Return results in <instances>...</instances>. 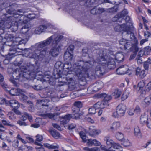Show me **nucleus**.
<instances>
[{"mask_svg": "<svg viewBox=\"0 0 151 151\" xmlns=\"http://www.w3.org/2000/svg\"><path fill=\"white\" fill-rule=\"evenodd\" d=\"M83 150L87 151H100L99 148L97 147H95L90 149L88 147H86L83 148Z\"/></svg>", "mask_w": 151, "mask_h": 151, "instance_id": "obj_46", "label": "nucleus"}, {"mask_svg": "<svg viewBox=\"0 0 151 151\" xmlns=\"http://www.w3.org/2000/svg\"><path fill=\"white\" fill-rule=\"evenodd\" d=\"M4 78L3 75L0 73V85L6 91H8L10 94L13 96L19 94V90L16 88L10 89L9 86L4 81Z\"/></svg>", "mask_w": 151, "mask_h": 151, "instance_id": "obj_6", "label": "nucleus"}, {"mask_svg": "<svg viewBox=\"0 0 151 151\" xmlns=\"http://www.w3.org/2000/svg\"><path fill=\"white\" fill-rule=\"evenodd\" d=\"M119 43L121 45L120 47V49L124 50H130V51L133 52L134 54L130 56L129 60H131L134 59L139 50L137 45H133L130 42H128L126 39H124L123 38L119 41Z\"/></svg>", "mask_w": 151, "mask_h": 151, "instance_id": "obj_4", "label": "nucleus"}, {"mask_svg": "<svg viewBox=\"0 0 151 151\" xmlns=\"http://www.w3.org/2000/svg\"><path fill=\"white\" fill-rule=\"evenodd\" d=\"M50 132L51 135L56 139H58L60 137V133L55 130H51Z\"/></svg>", "mask_w": 151, "mask_h": 151, "instance_id": "obj_32", "label": "nucleus"}, {"mask_svg": "<svg viewBox=\"0 0 151 151\" xmlns=\"http://www.w3.org/2000/svg\"><path fill=\"white\" fill-rule=\"evenodd\" d=\"M126 107L125 105L123 104H120L118 105L116 108L117 112L119 114L120 116L124 115L126 110Z\"/></svg>", "mask_w": 151, "mask_h": 151, "instance_id": "obj_16", "label": "nucleus"}, {"mask_svg": "<svg viewBox=\"0 0 151 151\" xmlns=\"http://www.w3.org/2000/svg\"><path fill=\"white\" fill-rule=\"evenodd\" d=\"M73 114L74 116L76 119H79L80 117L84 114V112H80V109L78 108H76L74 107H72Z\"/></svg>", "mask_w": 151, "mask_h": 151, "instance_id": "obj_14", "label": "nucleus"}, {"mask_svg": "<svg viewBox=\"0 0 151 151\" xmlns=\"http://www.w3.org/2000/svg\"><path fill=\"white\" fill-rule=\"evenodd\" d=\"M144 102L147 104L149 105L151 103V99L149 97H147L145 99Z\"/></svg>", "mask_w": 151, "mask_h": 151, "instance_id": "obj_63", "label": "nucleus"}, {"mask_svg": "<svg viewBox=\"0 0 151 151\" xmlns=\"http://www.w3.org/2000/svg\"><path fill=\"white\" fill-rule=\"evenodd\" d=\"M115 58L118 62H120L124 60V56L121 52H118L116 54Z\"/></svg>", "mask_w": 151, "mask_h": 151, "instance_id": "obj_30", "label": "nucleus"}, {"mask_svg": "<svg viewBox=\"0 0 151 151\" xmlns=\"http://www.w3.org/2000/svg\"><path fill=\"white\" fill-rule=\"evenodd\" d=\"M64 58L65 60H67V62L71 63V62L73 59V54L68 52H65L64 54Z\"/></svg>", "mask_w": 151, "mask_h": 151, "instance_id": "obj_24", "label": "nucleus"}, {"mask_svg": "<svg viewBox=\"0 0 151 151\" xmlns=\"http://www.w3.org/2000/svg\"><path fill=\"white\" fill-rule=\"evenodd\" d=\"M122 142V144L125 147H127L130 145V143L129 141L128 140H125L124 139L123 141H121Z\"/></svg>", "mask_w": 151, "mask_h": 151, "instance_id": "obj_53", "label": "nucleus"}, {"mask_svg": "<svg viewBox=\"0 0 151 151\" xmlns=\"http://www.w3.org/2000/svg\"><path fill=\"white\" fill-rule=\"evenodd\" d=\"M109 149L111 151H122V147L118 144L114 143L110 147Z\"/></svg>", "mask_w": 151, "mask_h": 151, "instance_id": "obj_25", "label": "nucleus"}, {"mask_svg": "<svg viewBox=\"0 0 151 151\" xmlns=\"http://www.w3.org/2000/svg\"><path fill=\"white\" fill-rule=\"evenodd\" d=\"M22 72L16 70L14 71L12 73V77L9 79V81L14 85V86L17 87L19 86V84L18 83L19 81H22Z\"/></svg>", "mask_w": 151, "mask_h": 151, "instance_id": "obj_7", "label": "nucleus"}, {"mask_svg": "<svg viewBox=\"0 0 151 151\" xmlns=\"http://www.w3.org/2000/svg\"><path fill=\"white\" fill-rule=\"evenodd\" d=\"M20 120H21L24 121L27 119V116L25 115V112L23 113L21 115L20 117Z\"/></svg>", "mask_w": 151, "mask_h": 151, "instance_id": "obj_60", "label": "nucleus"}, {"mask_svg": "<svg viewBox=\"0 0 151 151\" xmlns=\"http://www.w3.org/2000/svg\"><path fill=\"white\" fill-rule=\"evenodd\" d=\"M74 49V46L73 45H70L67 48V50L65 52H68L70 53L73 54Z\"/></svg>", "mask_w": 151, "mask_h": 151, "instance_id": "obj_51", "label": "nucleus"}, {"mask_svg": "<svg viewBox=\"0 0 151 151\" xmlns=\"http://www.w3.org/2000/svg\"><path fill=\"white\" fill-rule=\"evenodd\" d=\"M129 35H128L130 36V39L131 40H133L135 38L134 34L131 32V30H129Z\"/></svg>", "mask_w": 151, "mask_h": 151, "instance_id": "obj_61", "label": "nucleus"}, {"mask_svg": "<svg viewBox=\"0 0 151 151\" xmlns=\"http://www.w3.org/2000/svg\"><path fill=\"white\" fill-rule=\"evenodd\" d=\"M63 65V64L60 61L57 62L56 63L55 65V68L54 69L53 73L55 78H62L63 76H64L62 73Z\"/></svg>", "mask_w": 151, "mask_h": 151, "instance_id": "obj_8", "label": "nucleus"}, {"mask_svg": "<svg viewBox=\"0 0 151 151\" xmlns=\"http://www.w3.org/2000/svg\"><path fill=\"white\" fill-rule=\"evenodd\" d=\"M95 72L96 74L98 73L100 74H103V72L101 68L99 65L97 66L95 69Z\"/></svg>", "mask_w": 151, "mask_h": 151, "instance_id": "obj_49", "label": "nucleus"}, {"mask_svg": "<svg viewBox=\"0 0 151 151\" xmlns=\"http://www.w3.org/2000/svg\"><path fill=\"white\" fill-rule=\"evenodd\" d=\"M17 123L19 124L20 126H25L27 125L25 122L24 121L21 120H19L17 121Z\"/></svg>", "mask_w": 151, "mask_h": 151, "instance_id": "obj_58", "label": "nucleus"}, {"mask_svg": "<svg viewBox=\"0 0 151 151\" xmlns=\"http://www.w3.org/2000/svg\"><path fill=\"white\" fill-rule=\"evenodd\" d=\"M2 46H0V54L2 56L5 57L6 56L7 54H6V50L4 49V46L1 44Z\"/></svg>", "mask_w": 151, "mask_h": 151, "instance_id": "obj_43", "label": "nucleus"}, {"mask_svg": "<svg viewBox=\"0 0 151 151\" xmlns=\"http://www.w3.org/2000/svg\"><path fill=\"white\" fill-rule=\"evenodd\" d=\"M28 18L27 16L26 17L24 15V13H23L22 15L21 16V17H20V19H19V20L21 21V22L25 24L27 23L28 22Z\"/></svg>", "mask_w": 151, "mask_h": 151, "instance_id": "obj_41", "label": "nucleus"}, {"mask_svg": "<svg viewBox=\"0 0 151 151\" xmlns=\"http://www.w3.org/2000/svg\"><path fill=\"white\" fill-rule=\"evenodd\" d=\"M19 141L16 139L14 140L12 142V145L15 148H17L18 147Z\"/></svg>", "mask_w": 151, "mask_h": 151, "instance_id": "obj_54", "label": "nucleus"}, {"mask_svg": "<svg viewBox=\"0 0 151 151\" xmlns=\"http://www.w3.org/2000/svg\"><path fill=\"white\" fill-rule=\"evenodd\" d=\"M25 115L27 116V119L30 122H31L32 121V117L31 115L27 112H25Z\"/></svg>", "mask_w": 151, "mask_h": 151, "instance_id": "obj_59", "label": "nucleus"}, {"mask_svg": "<svg viewBox=\"0 0 151 151\" xmlns=\"http://www.w3.org/2000/svg\"><path fill=\"white\" fill-rule=\"evenodd\" d=\"M104 140L106 141V143L108 146H111L114 144V142L113 140L110 139L109 137H106L104 138Z\"/></svg>", "mask_w": 151, "mask_h": 151, "instance_id": "obj_42", "label": "nucleus"}, {"mask_svg": "<svg viewBox=\"0 0 151 151\" xmlns=\"http://www.w3.org/2000/svg\"><path fill=\"white\" fill-rule=\"evenodd\" d=\"M151 60L150 58H148L147 60L145 61L143 63V67L144 68L145 70L147 71L149 70V64H151Z\"/></svg>", "mask_w": 151, "mask_h": 151, "instance_id": "obj_34", "label": "nucleus"}, {"mask_svg": "<svg viewBox=\"0 0 151 151\" xmlns=\"http://www.w3.org/2000/svg\"><path fill=\"white\" fill-rule=\"evenodd\" d=\"M148 116L147 115H142L141 116L140 118V123L142 125L146 124L147 121L148 120Z\"/></svg>", "mask_w": 151, "mask_h": 151, "instance_id": "obj_31", "label": "nucleus"}, {"mask_svg": "<svg viewBox=\"0 0 151 151\" xmlns=\"http://www.w3.org/2000/svg\"><path fill=\"white\" fill-rule=\"evenodd\" d=\"M48 102V100L45 99H43L42 100H37V103L39 104H41L42 106H48V105L47 104V102Z\"/></svg>", "mask_w": 151, "mask_h": 151, "instance_id": "obj_37", "label": "nucleus"}, {"mask_svg": "<svg viewBox=\"0 0 151 151\" xmlns=\"http://www.w3.org/2000/svg\"><path fill=\"white\" fill-rule=\"evenodd\" d=\"M5 10L6 12V17L8 19L7 22L10 23L14 18L20 19V17L23 13V10L22 9L15 10V6L14 5H11L6 8Z\"/></svg>", "mask_w": 151, "mask_h": 151, "instance_id": "obj_5", "label": "nucleus"}, {"mask_svg": "<svg viewBox=\"0 0 151 151\" xmlns=\"http://www.w3.org/2000/svg\"><path fill=\"white\" fill-rule=\"evenodd\" d=\"M96 2V0H87L82 5L88 6L95 4Z\"/></svg>", "mask_w": 151, "mask_h": 151, "instance_id": "obj_36", "label": "nucleus"}, {"mask_svg": "<svg viewBox=\"0 0 151 151\" xmlns=\"http://www.w3.org/2000/svg\"><path fill=\"white\" fill-rule=\"evenodd\" d=\"M37 137L36 141L38 142H40L43 140V137L42 136L38 134L36 136Z\"/></svg>", "mask_w": 151, "mask_h": 151, "instance_id": "obj_64", "label": "nucleus"}, {"mask_svg": "<svg viewBox=\"0 0 151 151\" xmlns=\"http://www.w3.org/2000/svg\"><path fill=\"white\" fill-rule=\"evenodd\" d=\"M116 138L119 141H123L124 139V134L121 132H117L116 134Z\"/></svg>", "mask_w": 151, "mask_h": 151, "instance_id": "obj_38", "label": "nucleus"}, {"mask_svg": "<svg viewBox=\"0 0 151 151\" xmlns=\"http://www.w3.org/2000/svg\"><path fill=\"white\" fill-rule=\"evenodd\" d=\"M18 49L15 47H12L9 49L10 52L7 54V55H10V58H12L13 57L17 55L18 54L17 52Z\"/></svg>", "mask_w": 151, "mask_h": 151, "instance_id": "obj_22", "label": "nucleus"}, {"mask_svg": "<svg viewBox=\"0 0 151 151\" xmlns=\"http://www.w3.org/2000/svg\"><path fill=\"white\" fill-rule=\"evenodd\" d=\"M100 132L99 130L96 129L95 126H91L89 127V134L90 136L92 137L99 134Z\"/></svg>", "mask_w": 151, "mask_h": 151, "instance_id": "obj_18", "label": "nucleus"}, {"mask_svg": "<svg viewBox=\"0 0 151 151\" xmlns=\"http://www.w3.org/2000/svg\"><path fill=\"white\" fill-rule=\"evenodd\" d=\"M135 74L136 75H139L142 78H144L147 73V72L144 70H142L139 67L135 69Z\"/></svg>", "mask_w": 151, "mask_h": 151, "instance_id": "obj_15", "label": "nucleus"}, {"mask_svg": "<svg viewBox=\"0 0 151 151\" xmlns=\"http://www.w3.org/2000/svg\"><path fill=\"white\" fill-rule=\"evenodd\" d=\"M2 101L6 105H9L11 106L13 108H19V105L17 101L14 100H12L10 101H8L6 99H4L2 100Z\"/></svg>", "mask_w": 151, "mask_h": 151, "instance_id": "obj_10", "label": "nucleus"}, {"mask_svg": "<svg viewBox=\"0 0 151 151\" xmlns=\"http://www.w3.org/2000/svg\"><path fill=\"white\" fill-rule=\"evenodd\" d=\"M105 106L104 102L102 101L98 102L93 105L96 110L99 109H103L105 107Z\"/></svg>", "mask_w": 151, "mask_h": 151, "instance_id": "obj_28", "label": "nucleus"}, {"mask_svg": "<svg viewBox=\"0 0 151 151\" xmlns=\"http://www.w3.org/2000/svg\"><path fill=\"white\" fill-rule=\"evenodd\" d=\"M128 14L127 10L124 9L119 13L116 15L113 18V21L114 22H122V20L124 21V17Z\"/></svg>", "mask_w": 151, "mask_h": 151, "instance_id": "obj_9", "label": "nucleus"}, {"mask_svg": "<svg viewBox=\"0 0 151 151\" xmlns=\"http://www.w3.org/2000/svg\"><path fill=\"white\" fill-rule=\"evenodd\" d=\"M53 36H52L45 40L40 42L32 46L30 48L25 49L29 52H31L30 57L35 60H42L46 57L47 48L46 47L52 42V47L49 52V54L53 57L57 56L60 48V45H58V43L63 38L62 35H58L53 40Z\"/></svg>", "mask_w": 151, "mask_h": 151, "instance_id": "obj_1", "label": "nucleus"}, {"mask_svg": "<svg viewBox=\"0 0 151 151\" xmlns=\"http://www.w3.org/2000/svg\"><path fill=\"white\" fill-rule=\"evenodd\" d=\"M96 109L93 106L91 108L89 109V113L90 114H94L96 113Z\"/></svg>", "mask_w": 151, "mask_h": 151, "instance_id": "obj_56", "label": "nucleus"}, {"mask_svg": "<svg viewBox=\"0 0 151 151\" xmlns=\"http://www.w3.org/2000/svg\"><path fill=\"white\" fill-rule=\"evenodd\" d=\"M128 27V25L126 26V24L123 23V24L121 25H118L115 26L114 29L116 31L119 32L123 31L124 32V31L126 30Z\"/></svg>", "mask_w": 151, "mask_h": 151, "instance_id": "obj_23", "label": "nucleus"}, {"mask_svg": "<svg viewBox=\"0 0 151 151\" xmlns=\"http://www.w3.org/2000/svg\"><path fill=\"white\" fill-rule=\"evenodd\" d=\"M108 68L110 70H113L116 67L115 62L114 58L109 56L106 64Z\"/></svg>", "mask_w": 151, "mask_h": 151, "instance_id": "obj_13", "label": "nucleus"}, {"mask_svg": "<svg viewBox=\"0 0 151 151\" xmlns=\"http://www.w3.org/2000/svg\"><path fill=\"white\" fill-rule=\"evenodd\" d=\"M6 59L3 61V63L4 64L6 65L9 63L10 61L12 59L10 58V55H7L6 56Z\"/></svg>", "mask_w": 151, "mask_h": 151, "instance_id": "obj_52", "label": "nucleus"}, {"mask_svg": "<svg viewBox=\"0 0 151 151\" xmlns=\"http://www.w3.org/2000/svg\"><path fill=\"white\" fill-rule=\"evenodd\" d=\"M124 19V21L122 20V22H123L124 21H125L126 22V23L127 24L129 23V25L126 24V26L128 25V27L130 26V27H131L132 26V24L129 22L130 21V17L129 16H126L125 18Z\"/></svg>", "mask_w": 151, "mask_h": 151, "instance_id": "obj_44", "label": "nucleus"}, {"mask_svg": "<svg viewBox=\"0 0 151 151\" xmlns=\"http://www.w3.org/2000/svg\"><path fill=\"white\" fill-rule=\"evenodd\" d=\"M126 65H123L119 67L116 70L118 74H124L127 73L128 68Z\"/></svg>", "mask_w": 151, "mask_h": 151, "instance_id": "obj_20", "label": "nucleus"}, {"mask_svg": "<svg viewBox=\"0 0 151 151\" xmlns=\"http://www.w3.org/2000/svg\"><path fill=\"white\" fill-rule=\"evenodd\" d=\"M32 88L35 90L37 91L41 90L43 88L41 84L34 85L32 86Z\"/></svg>", "mask_w": 151, "mask_h": 151, "instance_id": "obj_47", "label": "nucleus"}, {"mask_svg": "<svg viewBox=\"0 0 151 151\" xmlns=\"http://www.w3.org/2000/svg\"><path fill=\"white\" fill-rule=\"evenodd\" d=\"M29 32V27L28 26L26 25L23 26L20 30V32L21 33L27 35H28Z\"/></svg>", "mask_w": 151, "mask_h": 151, "instance_id": "obj_33", "label": "nucleus"}, {"mask_svg": "<svg viewBox=\"0 0 151 151\" xmlns=\"http://www.w3.org/2000/svg\"><path fill=\"white\" fill-rule=\"evenodd\" d=\"M122 93L121 90L119 89H116L115 91L114 92L112 93V95L115 96V98H117L119 97Z\"/></svg>", "mask_w": 151, "mask_h": 151, "instance_id": "obj_39", "label": "nucleus"}, {"mask_svg": "<svg viewBox=\"0 0 151 151\" xmlns=\"http://www.w3.org/2000/svg\"><path fill=\"white\" fill-rule=\"evenodd\" d=\"M6 14H4L2 16V18L0 19V27H5L7 28L10 27V22H8V19H7Z\"/></svg>", "mask_w": 151, "mask_h": 151, "instance_id": "obj_11", "label": "nucleus"}, {"mask_svg": "<svg viewBox=\"0 0 151 151\" xmlns=\"http://www.w3.org/2000/svg\"><path fill=\"white\" fill-rule=\"evenodd\" d=\"M131 27H128L126 29V30L124 31L122 33V37H124L127 38L128 39H130V36L128 35H129V30H131Z\"/></svg>", "mask_w": 151, "mask_h": 151, "instance_id": "obj_35", "label": "nucleus"}, {"mask_svg": "<svg viewBox=\"0 0 151 151\" xmlns=\"http://www.w3.org/2000/svg\"><path fill=\"white\" fill-rule=\"evenodd\" d=\"M90 61H80L78 63H76L73 65V69L71 71H68L67 74L65 75V77H63L65 79L63 83H66L68 85L69 88L70 90H72L75 87V83L74 81L72 78L73 73H76L75 75L78 77L80 80H83L85 79L86 74H87V71L89 66L88 65Z\"/></svg>", "mask_w": 151, "mask_h": 151, "instance_id": "obj_2", "label": "nucleus"}, {"mask_svg": "<svg viewBox=\"0 0 151 151\" xmlns=\"http://www.w3.org/2000/svg\"><path fill=\"white\" fill-rule=\"evenodd\" d=\"M1 121L3 125H4L8 126L10 127H13L14 126L13 124H10V122L9 121H6L5 120H2Z\"/></svg>", "mask_w": 151, "mask_h": 151, "instance_id": "obj_55", "label": "nucleus"}, {"mask_svg": "<svg viewBox=\"0 0 151 151\" xmlns=\"http://www.w3.org/2000/svg\"><path fill=\"white\" fill-rule=\"evenodd\" d=\"M134 133L135 136L137 138H140L141 137V134L139 127L137 126L134 129Z\"/></svg>", "mask_w": 151, "mask_h": 151, "instance_id": "obj_29", "label": "nucleus"}, {"mask_svg": "<svg viewBox=\"0 0 151 151\" xmlns=\"http://www.w3.org/2000/svg\"><path fill=\"white\" fill-rule=\"evenodd\" d=\"M63 70H66V69L69 70V69H71L72 67V65L70 62H66L65 64H63Z\"/></svg>", "mask_w": 151, "mask_h": 151, "instance_id": "obj_40", "label": "nucleus"}, {"mask_svg": "<svg viewBox=\"0 0 151 151\" xmlns=\"http://www.w3.org/2000/svg\"><path fill=\"white\" fill-rule=\"evenodd\" d=\"M74 106L73 107L76 108H78L80 109V108L82 107L83 104L82 102L80 101H75L73 104Z\"/></svg>", "mask_w": 151, "mask_h": 151, "instance_id": "obj_45", "label": "nucleus"}, {"mask_svg": "<svg viewBox=\"0 0 151 151\" xmlns=\"http://www.w3.org/2000/svg\"><path fill=\"white\" fill-rule=\"evenodd\" d=\"M48 27L47 25H40L35 29V33L36 34H40L44 32Z\"/></svg>", "mask_w": 151, "mask_h": 151, "instance_id": "obj_21", "label": "nucleus"}, {"mask_svg": "<svg viewBox=\"0 0 151 151\" xmlns=\"http://www.w3.org/2000/svg\"><path fill=\"white\" fill-rule=\"evenodd\" d=\"M101 148L104 151H111V150L109 149L110 147H106L104 145H101Z\"/></svg>", "mask_w": 151, "mask_h": 151, "instance_id": "obj_62", "label": "nucleus"}, {"mask_svg": "<svg viewBox=\"0 0 151 151\" xmlns=\"http://www.w3.org/2000/svg\"><path fill=\"white\" fill-rule=\"evenodd\" d=\"M120 123L119 122H114L112 126L111 127V128L112 129H117L120 126Z\"/></svg>", "mask_w": 151, "mask_h": 151, "instance_id": "obj_48", "label": "nucleus"}, {"mask_svg": "<svg viewBox=\"0 0 151 151\" xmlns=\"http://www.w3.org/2000/svg\"><path fill=\"white\" fill-rule=\"evenodd\" d=\"M71 117V115L70 114H68L65 115L63 117H62L63 120L61 121V124H63L65 126V125L67 124L69 122Z\"/></svg>", "mask_w": 151, "mask_h": 151, "instance_id": "obj_26", "label": "nucleus"}, {"mask_svg": "<svg viewBox=\"0 0 151 151\" xmlns=\"http://www.w3.org/2000/svg\"><path fill=\"white\" fill-rule=\"evenodd\" d=\"M144 86V83L142 81H140L139 82L137 85V87L139 88V90H140Z\"/></svg>", "mask_w": 151, "mask_h": 151, "instance_id": "obj_57", "label": "nucleus"}, {"mask_svg": "<svg viewBox=\"0 0 151 151\" xmlns=\"http://www.w3.org/2000/svg\"><path fill=\"white\" fill-rule=\"evenodd\" d=\"M104 86L103 83L101 81L97 82L91 86L90 88L96 87V89H92V91L97 92L99 89H101Z\"/></svg>", "mask_w": 151, "mask_h": 151, "instance_id": "obj_17", "label": "nucleus"}, {"mask_svg": "<svg viewBox=\"0 0 151 151\" xmlns=\"http://www.w3.org/2000/svg\"><path fill=\"white\" fill-rule=\"evenodd\" d=\"M98 96L99 98H104L103 101H102L104 102L105 106L109 105L107 104L108 101L110 100L112 98L111 95L107 94L105 93L99 94L98 95Z\"/></svg>", "mask_w": 151, "mask_h": 151, "instance_id": "obj_12", "label": "nucleus"}, {"mask_svg": "<svg viewBox=\"0 0 151 151\" xmlns=\"http://www.w3.org/2000/svg\"><path fill=\"white\" fill-rule=\"evenodd\" d=\"M109 57V56L106 55L100 56L99 59V63L101 64L106 65Z\"/></svg>", "mask_w": 151, "mask_h": 151, "instance_id": "obj_27", "label": "nucleus"}, {"mask_svg": "<svg viewBox=\"0 0 151 151\" xmlns=\"http://www.w3.org/2000/svg\"><path fill=\"white\" fill-rule=\"evenodd\" d=\"M40 70V64L38 61L36 60L34 64H32L31 63H28L26 69L22 72V77L23 81L28 79L32 73H33L32 75H34L36 73L39 72Z\"/></svg>", "mask_w": 151, "mask_h": 151, "instance_id": "obj_3", "label": "nucleus"}, {"mask_svg": "<svg viewBox=\"0 0 151 151\" xmlns=\"http://www.w3.org/2000/svg\"><path fill=\"white\" fill-rule=\"evenodd\" d=\"M105 11V9L103 8L100 7L97 8V7L95 6L91 9L90 12L91 14L95 15L101 14Z\"/></svg>", "mask_w": 151, "mask_h": 151, "instance_id": "obj_19", "label": "nucleus"}, {"mask_svg": "<svg viewBox=\"0 0 151 151\" xmlns=\"http://www.w3.org/2000/svg\"><path fill=\"white\" fill-rule=\"evenodd\" d=\"M21 37H19L13 38L12 40L13 41V42L16 43L14 44V45H18V43L20 41V40H21Z\"/></svg>", "mask_w": 151, "mask_h": 151, "instance_id": "obj_50", "label": "nucleus"}]
</instances>
